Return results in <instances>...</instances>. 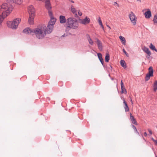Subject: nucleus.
<instances>
[{
	"label": "nucleus",
	"instance_id": "1",
	"mask_svg": "<svg viewBox=\"0 0 157 157\" xmlns=\"http://www.w3.org/2000/svg\"><path fill=\"white\" fill-rule=\"evenodd\" d=\"M44 30V28L42 25L39 26L36 28L33 29L31 31L32 33V35H35L36 37L39 39H42L44 38L47 34L46 29Z\"/></svg>",
	"mask_w": 157,
	"mask_h": 157
},
{
	"label": "nucleus",
	"instance_id": "2",
	"mask_svg": "<svg viewBox=\"0 0 157 157\" xmlns=\"http://www.w3.org/2000/svg\"><path fill=\"white\" fill-rule=\"evenodd\" d=\"M67 22L68 25L67 27V29L68 28L77 29L78 26V24L77 22V20L74 17H69L67 19Z\"/></svg>",
	"mask_w": 157,
	"mask_h": 157
},
{
	"label": "nucleus",
	"instance_id": "3",
	"mask_svg": "<svg viewBox=\"0 0 157 157\" xmlns=\"http://www.w3.org/2000/svg\"><path fill=\"white\" fill-rule=\"evenodd\" d=\"M21 21V19L17 18L15 19L13 21H8L7 22V25L10 28L12 29H16L17 28Z\"/></svg>",
	"mask_w": 157,
	"mask_h": 157
},
{
	"label": "nucleus",
	"instance_id": "4",
	"mask_svg": "<svg viewBox=\"0 0 157 157\" xmlns=\"http://www.w3.org/2000/svg\"><path fill=\"white\" fill-rule=\"evenodd\" d=\"M1 9H3L5 10V11H3L2 13H4V14H9L12 11L13 8L12 6H10V5H8L7 3H3L2 6H1Z\"/></svg>",
	"mask_w": 157,
	"mask_h": 157
},
{
	"label": "nucleus",
	"instance_id": "5",
	"mask_svg": "<svg viewBox=\"0 0 157 157\" xmlns=\"http://www.w3.org/2000/svg\"><path fill=\"white\" fill-rule=\"evenodd\" d=\"M44 7L48 10V13H53L52 11V7L50 0H45L44 2Z\"/></svg>",
	"mask_w": 157,
	"mask_h": 157
},
{
	"label": "nucleus",
	"instance_id": "6",
	"mask_svg": "<svg viewBox=\"0 0 157 157\" xmlns=\"http://www.w3.org/2000/svg\"><path fill=\"white\" fill-rule=\"evenodd\" d=\"M129 17L133 24L134 25H135L136 23V17L133 12L132 11L130 13L129 15Z\"/></svg>",
	"mask_w": 157,
	"mask_h": 157
},
{
	"label": "nucleus",
	"instance_id": "7",
	"mask_svg": "<svg viewBox=\"0 0 157 157\" xmlns=\"http://www.w3.org/2000/svg\"><path fill=\"white\" fill-rule=\"evenodd\" d=\"M48 15L50 18V20L49 21L48 24H51V25L54 26L56 21V19L53 17V13H49Z\"/></svg>",
	"mask_w": 157,
	"mask_h": 157
},
{
	"label": "nucleus",
	"instance_id": "8",
	"mask_svg": "<svg viewBox=\"0 0 157 157\" xmlns=\"http://www.w3.org/2000/svg\"><path fill=\"white\" fill-rule=\"evenodd\" d=\"M95 42L97 43L98 49L100 51L103 50V46L101 42L98 38H95Z\"/></svg>",
	"mask_w": 157,
	"mask_h": 157
},
{
	"label": "nucleus",
	"instance_id": "9",
	"mask_svg": "<svg viewBox=\"0 0 157 157\" xmlns=\"http://www.w3.org/2000/svg\"><path fill=\"white\" fill-rule=\"evenodd\" d=\"M28 11L29 15H35V10L34 7L32 5L29 6L28 7Z\"/></svg>",
	"mask_w": 157,
	"mask_h": 157
},
{
	"label": "nucleus",
	"instance_id": "10",
	"mask_svg": "<svg viewBox=\"0 0 157 157\" xmlns=\"http://www.w3.org/2000/svg\"><path fill=\"white\" fill-rule=\"evenodd\" d=\"M143 50L145 53H146L147 54L146 56V58L147 59H149L151 56V53L150 51L149 50V48L146 47L145 46H144L143 48Z\"/></svg>",
	"mask_w": 157,
	"mask_h": 157
},
{
	"label": "nucleus",
	"instance_id": "11",
	"mask_svg": "<svg viewBox=\"0 0 157 157\" xmlns=\"http://www.w3.org/2000/svg\"><path fill=\"white\" fill-rule=\"evenodd\" d=\"M79 20L81 21L80 23L84 25L89 23L90 21V19L88 18L87 16L83 19H81L79 18Z\"/></svg>",
	"mask_w": 157,
	"mask_h": 157
},
{
	"label": "nucleus",
	"instance_id": "12",
	"mask_svg": "<svg viewBox=\"0 0 157 157\" xmlns=\"http://www.w3.org/2000/svg\"><path fill=\"white\" fill-rule=\"evenodd\" d=\"M54 26L51 25V24H48L45 29H46L47 33L49 34L51 33L53 29Z\"/></svg>",
	"mask_w": 157,
	"mask_h": 157
},
{
	"label": "nucleus",
	"instance_id": "13",
	"mask_svg": "<svg viewBox=\"0 0 157 157\" xmlns=\"http://www.w3.org/2000/svg\"><path fill=\"white\" fill-rule=\"evenodd\" d=\"M121 94L124 93L125 94H126L127 93V91L125 88L123 82L122 80H121Z\"/></svg>",
	"mask_w": 157,
	"mask_h": 157
},
{
	"label": "nucleus",
	"instance_id": "14",
	"mask_svg": "<svg viewBox=\"0 0 157 157\" xmlns=\"http://www.w3.org/2000/svg\"><path fill=\"white\" fill-rule=\"evenodd\" d=\"M146 18L148 19L151 16V13L149 9L147 10V11L145 12L144 13Z\"/></svg>",
	"mask_w": 157,
	"mask_h": 157
},
{
	"label": "nucleus",
	"instance_id": "15",
	"mask_svg": "<svg viewBox=\"0 0 157 157\" xmlns=\"http://www.w3.org/2000/svg\"><path fill=\"white\" fill-rule=\"evenodd\" d=\"M34 16H33V15H29L28 22L30 25H31L33 24Z\"/></svg>",
	"mask_w": 157,
	"mask_h": 157
},
{
	"label": "nucleus",
	"instance_id": "16",
	"mask_svg": "<svg viewBox=\"0 0 157 157\" xmlns=\"http://www.w3.org/2000/svg\"><path fill=\"white\" fill-rule=\"evenodd\" d=\"M130 119L132 123L135 125H137L138 124L136 122V119L133 116L131 113H130Z\"/></svg>",
	"mask_w": 157,
	"mask_h": 157
},
{
	"label": "nucleus",
	"instance_id": "17",
	"mask_svg": "<svg viewBox=\"0 0 157 157\" xmlns=\"http://www.w3.org/2000/svg\"><path fill=\"white\" fill-rule=\"evenodd\" d=\"M60 23L61 24H63L66 23V20L65 16L63 15H60L59 17Z\"/></svg>",
	"mask_w": 157,
	"mask_h": 157
},
{
	"label": "nucleus",
	"instance_id": "18",
	"mask_svg": "<svg viewBox=\"0 0 157 157\" xmlns=\"http://www.w3.org/2000/svg\"><path fill=\"white\" fill-rule=\"evenodd\" d=\"M98 58L100 61L101 64H102L103 66L104 67L105 66L104 64V60L102 58V55L101 53H98L97 54Z\"/></svg>",
	"mask_w": 157,
	"mask_h": 157
},
{
	"label": "nucleus",
	"instance_id": "19",
	"mask_svg": "<svg viewBox=\"0 0 157 157\" xmlns=\"http://www.w3.org/2000/svg\"><path fill=\"white\" fill-rule=\"evenodd\" d=\"M33 30V29H31L30 28L27 27L23 31V33H25L27 34H31L32 35V33H31V31Z\"/></svg>",
	"mask_w": 157,
	"mask_h": 157
},
{
	"label": "nucleus",
	"instance_id": "20",
	"mask_svg": "<svg viewBox=\"0 0 157 157\" xmlns=\"http://www.w3.org/2000/svg\"><path fill=\"white\" fill-rule=\"evenodd\" d=\"M120 64L121 66L123 67L124 69H125L127 68L126 64L124 60H121L120 61Z\"/></svg>",
	"mask_w": 157,
	"mask_h": 157
},
{
	"label": "nucleus",
	"instance_id": "21",
	"mask_svg": "<svg viewBox=\"0 0 157 157\" xmlns=\"http://www.w3.org/2000/svg\"><path fill=\"white\" fill-rule=\"evenodd\" d=\"M123 103L125 105L124 108L125 112H127L128 111H129V108L128 107L127 103L124 99L123 100Z\"/></svg>",
	"mask_w": 157,
	"mask_h": 157
},
{
	"label": "nucleus",
	"instance_id": "22",
	"mask_svg": "<svg viewBox=\"0 0 157 157\" xmlns=\"http://www.w3.org/2000/svg\"><path fill=\"white\" fill-rule=\"evenodd\" d=\"M148 72L147 74L153 76V69L152 67H150L148 69Z\"/></svg>",
	"mask_w": 157,
	"mask_h": 157
},
{
	"label": "nucleus",
	"instance_id": "23",
	"mask_svg": "<svg viewBox=\"0 0 157 157\" xmlns=\"http://www.w3.org/2000/svg\"><path fill=\"white\" fill-rule=\"evenodd\" d=\"M86 36L87 37V38L89 43L91 45H92L93 44V42L92 40L90 38L89 35L88 34H86Z\"/></svg>",
	"mask_w": 157,
	"mask_h": 157
},
{
	"label": "nucleus",
	"instance_id": "24",
	"mask_svg": "<svg viewBox=\"0 0 157 157\" xmlns=\"http://www.w3.org/2000/svg\"><path fill=\"white\" fill-rule=\"evenodd\" d=\"M119 39L121 40L122 44L124 45H125L126 42L125 38L122 36H119Z\"/></svg>",
	"mask_w": 157,
	"mask_h": 157
},
{
	"label": "nucleus",
	"instance_id": "25",
	"mask_svg": "<svg viewBox=\"0 0 157 157\" xmlns=\"http://www.w3.org/2000/svg\"><path fill=\"white\" fill-rule=\"evenodd\" d=\"M150 48L153 51H155L156 52H157V49L155 48V47L154 45L152 43H151L149 45Z\"/></svg>",
	"mask_w": 157,
	"mask_h": 157
},
{
	"label": "nucleus",
	"instance_id": "26",
	"mask_svg": "<svg viewBox=\"0 0 157 157\" xmlns=\"http://www.w3.org/2000/svg\"><path fill=\"white\" fill-rule=\"evenodd\" d=\"M110 59V56L109 53H106L105 57V61L108 62Z\"/></svg>",
	"mask_w": 157,
	"mask_h": 157
},
{
	"label": "nucleus",
	"instance_id": "27",
	"mask_svg": "<svg viewBox=\"0 0 157 157\" xmlns=\"http://www.w3.org/2000/svg\"><path fill=\"white\" fill-rule=\"evenodd\" d=\"M153 90L154 92H156L157 90V80L155 81L153 85Z\"/></svg>",
	"mask_w": 157,
	"mask_h": 157
},
{
	"label": "nucleus",
	"instance_id": "28",
	"mask_svg": "<svg viewBox=\"0 0 157 157\" xmlns=\"http://www.w3.org/2000/svg\"><path fill=\"white\" fill-rule=\"evenodd\" d=\"M152 76L149 74H146L145 78V81L147 82L150 79V77Z\"/></svg>",
	"mask_w": 157,
	"mask_h": 157
},
{
	"label": "nucleus",
	"instance_id": "29",
	"mask_svg": "<svg viewBox=\"0 0 157 157\" xmlns=\"http://www.w3.org/2000/svg\"><path fill=\"white\" fill-rule=\"evenodd\" d=\"M98 22L99 24L101 26V28H102V29L104 30V26L102 24V21L101 20V19L100 17H99L98 19Z\"/></svg>",
	"mask_w": 157,
	"mask_h": 157
},
{
	"label": "nucleus",
	"instance_id": "30",
	"mask_svg": "<svg viewBox=\"0 0 157 157\" xmlns=\"http://www.w3.org/2000/svg\"><path fill=\"white\" fill-rule=\"evenodd\" d=\"M71 11L72 12V13L73 14H75V13L76 12V11H77L76 9L75 8L73 7V6L72 5H71Z\"/></svg>",
	"mask_w": 157,
	"mask_h": 157
},
{
	"label": "nucleus",
	"instance_id": "31",
	"mask_svg": "<svg viewBox=\"0 0 157 157\" xmlns=\"http://www.w3.org/2000/svg\"><path fill=\"white\" fill-rule=\"evenodd\" d=\"M153 21L155 23H157V13L155 14L154 16Z\"/></svg>",
	"mask_w": 157,
	"mask_h": 157
},
{
	"label": "nucleus",
	"instance_id": "32",
	"mask_svg": "<svg viewBox=\"0 0 157 157\" xmlns=\"http://www.w3.org/2000/svg\"><path fill=\"white\" fill-rule=\"evenodd\" d=\"M22 0H17L16 1L15 3L17 4H20L22 2Z\"/></svg>",
	"mask_w": 157,
	"mask_h": 157
},
{
	"label": "nucleus",
	"instance_id": "33",
	"mask_svg": "<svg viewBox=\"0 0 157 157\" xmlns=\"http://www.w3.org/2000/svg\"><path fill=\"white\" fill-rule=\"evenodd\" d=\"M109 67H108H108H107L108 68L109 70H110L111 71H112L113 67H112V66H111L110 64H109Z\"/></svg>",
	"mask_w": 157,
	"mask_h": 157
},
{
	"label": "nucleus",
	"instance_id": "34",
	"mask_svg": "<svg viewBox=\"0 0 157 157\" xmlns=\"http://www.w3.org/2000/svg\"><path fill=\"white\" fill-rule=\"evenodd\" d=\"M123 52L126 55V56H128V54L127 52L124 49H123Z\"/></svg>",
	"mask_w": 157,
	"mask_h": 157
},
{
	"label": "nucleus",
	"instance_id": "35",
	"mask_svg": "<svg viewBox=\"0 0 157 157\" xmlns=\"http://www.w3.org/2000/svg\"><path fill=\"white\" fill-rule=\"evenodd\" d=\"M132 128H133V129L134 130H136V127L133 124H132Z\"/></svg>",
	"mask_w": 157,
	"mask_h": 157
},
{
	"label": "nucleus",
	"instance_id": "36",
	"mask_svg": "<svg viewBox=\"0 0 157 157\" xmlns=\"http://www.w3.org/2000/svg\"><path fill=\"white\" fill-rule=\"evenodd\" d=\"M78 15L80 16H81L82 15V12H80V10H78Z\"/></svg>",
	"mask_w": 157,
	"mask_h": 157
},
{
	"label": "nucleus",
	"instance_id": "37",
	"mask_svg": "<svg viewBox=\"0 0 157 157\" xmlns=\"http://www.w3.org/2000/svg\"><path fill=\"white\" fill-rule=\"evenodd\" d=\"M148 131L149 132V133L150 135H152V132L151 130L149 129H148Z\"/></svg>",
	"mask_w": 157,
	"mask_h": 157
},
{
	"label": "nucleus",
	"instance_id": "38",
	"mask_svg": "<svg viewBox=\"0 0 157 157\" xmlns=\"http://www.w3.org/2000/svg\"><path fill=\"white\" fill-rule=\"evenodd\" d=\"M75 17H78V16L77 15V13H76V12L75 13Z\"/></svg>",
	"mask_w": 157,
	"mask_h": 157
},
{
	"label": "nucleus",
	"instance_id": "39",
	"mask_svg": "<svg viewBox=\"0 0 157 157\" xmlns=\"http://www.w3.org/2000/svg\"><path fill=\"white\" fill-rule=\"evenodd\" d=\"M154 142H155V144H156L157 146V140H155L154 141Z\"/></svg>",
	"mask_w": 157,
	"mask_h": 157
},
{
	"label": "nucleus",
	"instance_id": "40",
	"mask_svg": "<svg viewBox=\"0 0 157 157\" xmlns=\"http://www.w3.org/2000/svg\"><path fill=\"white\" fill-rule=\"evenodd\" d=\"M66 36H67V35H66L65 34H64L62 36H61V37H64Z\"/></svg>",
	"mask_w": 157,
	"mask_h": 157
},
{
	"label": "nucleus",
	"instance_id": "41",
	"mask_svg": "<svg viewBox=\"0 0 157 157\" xmlns=\"http://www.w3.org/2000/svg\"><path fill=\"white\" fill-rule=\"evenodd\" d=\"M144 135L145 136H147V133L146 132H144Z\"/></svg>",
	"mask_w": 157,
	"mask_h": 157
},
{
	"label": "nucleus",
	"instance_id": "42",
	"mask_svg": "<svg viewBox=\"0 0 157 157\" xmlns=\"http://www.w3.org/2000/svg\"><path fill=\"white\" fill-rule=\"evenodd\" d=\"M130 101L131 102L132 104H133V102L132 101L131 98H130Z\"/></svg>",
	"mask_w": 157,
	"mask_h": 157
},
{
	"label": "nucleus",
	"instance_id": "43",
	"mask_svg": "<svg viewBox=\"0 0 157 157\" xmlns=\"http://www.w3.org/2000/svg\"><path fill=\"white\" fill-rule=\"evenodd\" d=\"M47 99L48 101H50V98H49V97H48L47 98Z\"/></svg>",
	"mask_w": 157,
	"mask_h": 157
},
{
	"label": "nucleus",
	"instance_id": "44",
	"mask_svg": "<svg viewBox=\"0 0 157 157\" xmlns=\"http://www.w3.org/2000/svg\"><path fill=\"white\" fill-rule=\"evenodd\" d=\"M136 133L139 136H140V133L138 132H136Z\"/></svg>",
	"mask_w": 157,
	"mask_h": 157
},
{
	"label": "nucleus",
	"instance_id": "45",
	"mask_svg": "<svg viewBox=\"0 0 157 157\" xmlns=\"http://www.w3.org/2000/svg\"><path fill=\"white\" fill-rule=\"evenodd\" d=\"M70 1L71 2H72V3H74V2L73 1V0H70Z\"/></svg>",
	"mask_w": 157,
	"mask_h": 157
},
{
	"label": "nucleus",
	"instance_id": "46",
	"mask_svg": "<svg viewBox=\"0 0 157 157\" xmlns=\"http://www.w3.org/2000/svg\"><path fill=\"white\" fill-rule=\"evenodd\" d=\"M151 140H152L153 142H154V141L155 140H154V138H152V137L151 138Z\"/></svg>",
	"mask_w": 157,
	"mask_h": 157
},
{
	"label": "nucleus",
	"instance_id": "47",
	"mask_svg": "<svg viewBox=\"0 0 157 157\" xmlns=\"http://www.w3.org/2000/svg\"><path fill=\"white\" fill-rule=\"evenodd\" d=\"M106 25L108 27H109V29H111V28L110 27V26H109L108 25Z\"/></svg>",
	"mask_w": 157,
	"mask_h": 157
},
{
	"label": "nucleus",
	"instance_id": "48",
	"mask_svg": "<svg viewBox=\"0 0 157 157\" xmlns=\"http://www.w3.org/2000/svg\"><path fill=\"white\" fill-rule=\"evenodd\" d=\"M142 137H143V139L145 141H146V140H145V139L143 136H142Z\"/></svg>",
	"mask_w": 157,
	"mask_h": 157
},
{
	"label": "nucleus",
	"instance_id": "49",
	"mask_svg": "<svg viewBox=\"0 0 157 157\" xmlns=\"http://www.w3.org/2000/svg\"><path fill=\"white\" fill-rule=\"evenodd\" d=\"M137 1H140V2H141V0H137Z\"/></svg>",
	"mask_w": 157,
	"mask_h": 157
},
{
	"label": "nucleus",
	"instance_id": "50",
	"mask_svg": "<svg viewBox=\"0 0 157 157\" xmlns=\"http://www.w3.org/2000/svg\"><path fill=\"white\" fill-rule=\"evenodd\" d=\"M135 131V132L136 133V132H138V131H137V129H136V130H135V131Z\"/></svg>",
	"mask_w": 157,
	"mask_h": 157
},
{
	"label": "nucleus",
	"instance_id": "51",
	"mask_svg": "<svg viewBox=\"0 0 157 157\" xmlns=\"http://www.w3.org/2000/svg\"><path fill=\"white\" fill-rule=\"evenodd\" d=\"M114 3H115V4H116L118 5V4H117V2H114Z\"/></svg>",
	"mask_w": 157,
	"mask_h": 157
},
{
	"label": "nucleus",
	"instance_id": "52",
	"mask_svg": "<svg viewBox=\"0 0 157 157\" xmlns=\"http://www.w3.org/2000/svg\"><path fill=\"white\" fill-rule=\"evenodd\" d=\"M111 80H113V79H114L113 78H111Z\"/></svg>",
	"mask_w": 157,
	"mask_h": 157
},
{
	"label": "nucleus",
	"instance_id": "53",
	"mask_svg": "<svg viewBox=\"0 0 157 157\" xmlns=\"http://www.w3.org/2000/svg\"><path fill=\"white\" fill-rule=\"evenodd\" d=\"M39 1H42L43 2L44 0H39Z\"/></svg>",
	"mask_w": 157,
	"mask_h": 157
},
{
	"label": "nucleus",
	"instance_id": "54",
	"mask_svg": "<svg viewBox=\"0 0 157 157\" xmlns=\"http://www.w3.org/2000/svg\"><path fill=\"white\" fill-rule=\"evenodd\" d=\"M156 127L157 128V125L156 126Z\"/></svg>",
	"mask_w": 157,
	"mask_h": 157
},
{
	"label": "nucleus",
	"instance_id": "55",
	"mask_svg": "<svg viewBox=\"0 0 157 157\" xmlns=\"http://www.w3.org/2000/svg\"><path fill=\"white\" fill-rule=\"evenodd\" d=\"M1 6L0 5V9H1Z\"/></svg>",
	"mask_w": 157,
	"mask_h": 157
},
{
	"label": "nucleus",
	"instance_id": "56",
	"mask_svg": "<svg viewBox=\"0 0 157 157\" xmlns=\"http://www.w3.org/2000/svg\"><path fill=\"white\" fill-rule=\"evenodd\" d=\"M155 157H157V156L156 155Z\"/></svg>",
	"mask_w": 157,
	"mask_h": 157
}]
</instances>
